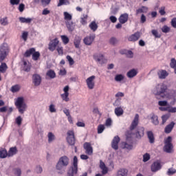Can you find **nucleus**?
<instances>
[{
    "mask_svg": "<svg viewBox=\"0 0 176 176\" xmlns=\"http://www.w3.org/2000/svg\"><path fill=\"white\" fill-rule=\"evenodd\" d=\"M152 93L155 96L157 100H162V98H167L171 100L173 95L170 93L168 87L164 83L157 84L152 90Z\"/></svg>",
    "mask_w": 176,
    "mask_h": 176,
    "instance_id": "f257e3e1",
    "label": "nucleus"
},
{
    "mask_svg": "<svg viewBox=\"0 0 176 176\" xmlns=\"http://www.w3.org/2000/svg\"><path fill=\"white\" fill-rule=\"evenodd\" d=\"M69 165V157L67 155L60 157L56 165V168L58 171V174H64L67 167Z\"/></svg>",
    "mask_w": 176,
    "mask_h": 176,
    "instance_id": "f03ea898",
    "label": "nucleus"
},
{
    "mask_svg": "<svg viewBox=\"0 0 176 176\" xmlns=\"http://www.w3.org/2000/svg\"><path fill=\"white\" fill-rule=\"evenodd\" d=\"M15 106L16 107L19 113H24L27 111V104L24 102V98L19 97L15 101Z\"/></svg>",
    "mask_w": 176,
    "mask_h": 176,
    "instance_id": "7ed1b4c3",
    "label": "nucleus"
},
{
    "mask_svg": "<svg viewBox=\"0 0 176 176\" xmlns=\"http://www.w3.org/2000/svg\"><path fill=\"white\" fill-rule=\"evenodd\" d=\"M173 148L174 146H173V138L171 136H168L166 139L164 140V151L166 153H171V152H173Z\"/></svg>",
    "mask_w": 176,
    "mask_h": 176,
    "instance_id": "20e7f679",
    "label": "nucleus"
},
{
    "mask_svg": "<svg viewBox=\"0 0 176 176\" xmlns=\"http://www.w3.org/2000/svg\"><path fill=\"white\" fill-rule=\"evenodd\" d=\"M133 138H131L129 135H126V141L122 142L121 148L122 149H126V151H131L133 148Z\"/></svg>",
    "mask_w": 176,
    "mask_h": 176,
    "instance_id": "39448f33",
    "label": "nucleus"
},
{
    "mask_svg": "<svg viewBox=\"0 0 176 176\" xmlns=\"http://www.w3.org/2000/svg\"><path fill=\"white\" fill-rule=\"evenodd\" d=\"M8 53H9L8 44H2L0 47V63H2V61L6 58Z\"/></svg>",
    "mask_w": 176,
    "mask_h": 176,
    "instance_id": "423d86ee",
    "label": "nucleus"
},
{
    "mask_svg": "<svg viewBox=\"0 0 176 176\" xmlns=\"http://www.w3.org/2000/svg\"><path fill=\"white\" fill-rule=\"evenodd\" d=\"M60 43V41H58V38H55L51 40L48 44V49L50 52H54L56 48L58 47V44Z\"/></svg>",
    "mask_w": 176,
    "mask_h": 176,
    "instance_id": "0eeeda50",
    "label": "nucleus"
},
{
    "mask_svg": "<svg viewBox=\"0 0 176 176\" xmlns=\"http://www.w3.org/2000/svg\"><path fill=\"white\" fill-rule=\"evenodd\" d=\"M94 60L96 61V63H99V64H104L106 60L104 57V54L100 52H96L93 55Z\"/></svg>",
    "mask_w": 176,
    "mask_h": 176,
    "instance_id": "6e6552de",
    "label": "nucleus"
},
{
    "mask_svg": "<svg viewBox=\"0 0 176 176\" xmlns=\"http://www.w3.org/2000/svg\"><path fill=\"white\" fill-rule=\"evenodd\" d=\"M144 131L145 128H144L143 126H138L136 129L135 132L133 133V135H135V138H137V140H141V138H142V137H144L145 134Z\"/></svg>",
    "mask_w": 176,
    "mask_h": 176,
    "instance_id": "1a4fd4ad",
    "label": "nucleus"
},
{
    "mask_svg": "<svg viewBox=\"0 0 176 176\" xmlns=\"http://www.w3.org/2000/svg\"><path fill=\"white\" fill-rule=\"evenodd\" d=\"M32 80L34 86L38 87V86H40L41 83H42V76L38 74H34L32 75Z\"/></svg>",
    "mask_w": 176,
    "mask_h": 176,
    "instance_id": "9d476101",
    "label": "nucleus"
},
{
    "mask_svg": "<svg viewBox=\"0 0 176 176\" xmlns=\"http://www.w3.org/2000/svg\"><path fill=\"white\" fill-rule=\"evenodd\" d=\"M67 141L69 145L74 146L75 145V135L73 131H69L67 132Z\"/></svg>",
    "mask_w": 176,
    "mask_h": 176,
    "instance_id": "9b49d317",
    "label": "nucleus"
},
{
    "mask_svg": "<svg viewBox=\"0 0 176 176\" xmlns=\"http://www.w3.org/2000/svg\"><path fill=\"white\" fill-rule=\"evenodd\" d=\"M95 80H96L95 76H91L88 78H87L86 83L89 90H93V89H94V86H96V82L94 81Z\"/></svg>",
    "mask_w": 176,
    "mask_h": 176,
    "instance_id": "f8f14e48",
    "label": "nucleus"
},
{
    "mask_svg": "<svg viewBox=\"0 0 176 176\" xmlns=\"http://www.w3.org/2000/svg\"><path fill=\"white\" fill-rule=\"evenodd\" d=\"M64 94H62L60 95V97L63 101H65L66 102H68L69 101V98L68 96H69V86L67 85L63 88Z\"/></svg>",
    "mask_w": 176,
    "mask_h": 176,
    "instance_id": "ddd939ff",
    "label": "nucleus"
},
{
    "mask_svg": "<svg viewBox=\"0 0 176 176\" xmlns=\"http://www.w3.org/2000/svg\"><path fill=\"white\" fill-rule=\"evenodd\" d=\"M152 173H157L162 170V164L159 161L154 162L151 166Z\"/></svg>",
    "mask_w": 176,
    "mask_h": 176,
    "instance_id": "4468645a",
    "label": "nucleus"
},
{
    "mask_svg": "<svg viewBox=\"0 0 176 176\" xmlns=\"http://www.w3.org/2000/svg\"><path fill=\"white\" fill-rule=\"evenodd\" d=\"M140 122V116L138 114H135L133 120L132 121L129 129L131 131L133 130H135L137 129V126H138V123Z\"/></svg>",
    "mask_w": 176,
    "mask_h": 176,
    "instance_id": "2eb2a0df",
    "label": "nucleus"
},
{
    "mask_svg": "<svg viewBox=\"0 0 176 176\" xmlns=\"http://www.w3.org/2000/svg\"><path fill=\"white\" fill-rule=\"evenodd\" d=\"M119 142H120V138L118 135L115 136L111 142V148L114 149V151L119 149Z\"/></svg>",
    "mask_w": 176,
    "mask_h": 176,
    "instance_id": "dca6fc26",
    "label": "nucleus"
},
{
    "mask_svg": "<svg viewBox=\"0 0 176 176\" xmlns=\"http://www.w3.org/2000/svg\"><path fill=\"white\" fill-rule=\"evenodd\" d=\"M94 39H96V34H90L89 36L84 38L83 42L85 45L90 46V45H91V43H93V42L94 41Z\"/></svg>",
    "mask_w": 176,
    "mask_h": 176,
    "instance_id": "f3484780",
    "label": "nucleus"
},
{
    "mask_svg": "<svg viewBox=\"0 0 176 176\" xmlns=\"http://www.w3.org/2000/svg\"><path fill=\"white\" fill-rule=\"evenodd\" d=\"M83 148L85 150V153H87V155H93V147L91 146V143L90 142L84 143Z\"/></svg>",
    "mask_w": 176,
    "mask_h": 176,
    "instance_id": "a211bd4d",
    "label": "nucleus"
},
{
    "mask_svg": "<svg viewBox=\"0 0 176 176\" xmlns=\"http://www.w3.org/2000/svg\"><path fill=\"white\" fill-rule=\"evenodd\" d=\"M140 38H141V33L140 32H137L129 36V37L128 38V41L129 42H137V41H138Z\"/></svg>",
    "mask_w": 176,
    "mask_h": 176,
    "instance_id": "6ab92c4d",
    "label": "nucleus"
},
{
    "mask_svg": "<svg viewBox=\"0 0 176 176\" xmlns=\"http://www.w3.org/2000/svg\"><path fill=\"white\" fill-rule=\"evenodd\" d=\"M118 21L120 23V24H126V23L129 21V14L124 13L121 14L118 18Z\"/></svg>",
    "mask_w": 176,
    "mask_h": 176,
    "instance_id": "aec40b11",
    "label": "nucleus"
},
{
    "mask_svg": "<svg viewBox=\"0 0 176 176\" xmlns=\"http://www.w3.org/2000/svg\"><path fill=\"white\" fill-rule=\"evenodd\" d=\"M129 175V170L125 168H121L118 170L116 176H127Z\"/></svg>",
    "mask_w": 176,
    "mask_h": 176,
    "instance_id": "412c9836",
    "label": "nucleus"
},
{
    "mask_svg": "<svg viewBox=\"0 0 176 176\" xmlns=\"http://www.w3.org/2000/svg\"><path fill=\"white\" fill-rule=\"evenodd\" d=\"M159 79H166L168 76V72L164 69H160L157 72Z\"/></svg>",
    "mask_w": 176,
    "mask_h": 176,
    "instance_id": "4be33fe9",
    "label": "nucleus"
},
{
    "mask_svg": "<svg viewBox=\"0 0 176 176\" xmlns=\"http://www.w3.org/2000/svg\"><path fill=\"white\" fill-rule=\"evenodd\" d=\"M76 174H78V167L72 166L67 171V176H74Z\"/></svg>",
    "mask_w": 176,
    "mask_h": 176,
    "instance_id": "5701e85b",
    "label": "nucleus"
},
{
    "mask_svg": "<svg viewBox=\"0 0 176 176\" xmlns=\"http://www.w3.org/2000/svg\"><path fill=\"white\" fill-rule=\"evenodd\" d=\"M138 74V70H137L136 69H132L126 73V76L129 78V79H131L135 76H137Z\"/></svg>",
    "mask_w": 176,
    "mask_h": 176,
    "instance_id": "b1692460",
    "label": "nucleus"
},
{
    "mask_svg": "<svg viewBox=\"0 0 176 176\" xmlns=\"http://www.w3.org/2000/svg\"><path fill=\"white\" fill-rule=\"evenodd\" d=\"M175 126V122H171L169 124H168L165 129H164V133L166 134H170L171 131H173V129H174V126Z\"/></svg>",
    "mask_w": 176,
    "mask_h": 176,
    "instance_id": "393cba45",
    "label": "nucleus"
},
{
    "mask_svg": "<svg viewBox=\"0 0 176 176\" xmlns=\"http://www.w3.org/2000/svg\"><path fill=\"white\" fill-rule=\"evenodd\" d=\"M100 168L102 169V174L105 175V174H108V168L105 165V163L102 162V160L100 161Z\"/></svg>",
    "mask_w": 176,
    "mask_h": 176,
    "instance_id": "a878e982",
    "label": "nucleus"
},
{
    "mask_svg": "<svg viewBox=\"0 0 176 176\" xmlns=\"http://www.w3.org/2000/svg\"><path fill=\"white\" fill-rule=\"evenodd\" d=\"M66 27L69 31V32H72L74 30H75V25H74V22L72 21H65Z\"/></svg>",
    "mask_w": 176,
    "mask_h": 176,
    "instance_id": "bb28decb",
    "label": "nucleus"
},
{
    "mask_svg": "<svg viewBox=\"0 0 176 176\" xmlns=\"http://www.w3.org/2000/svg\"><path fill=\"white\" fill-rule=\"evenodd\" d=\"M17 147L14 146V147H11L10 148L8 153V157H13V156H14V155H17Z\"/></svg>",
    "mask_w": 176,
    "mask_h": 176,
    "instance_id": "cd10ccee",
    "label": "nucleus"
},
{
    "mask_svg": "<svg viewBox=\"0 0 176 176\" xmlns=\"http://www.w3.org/2000/svg\"><path fill=\"white\" fill-rule=\"evenodd\" d=\"M32 20H34V19L32 18H25L23 16L19 17L20 23H22L23 24H31Z\"/></svg>",
    "mask_w": 176,
    "mask_h": 176,
    "instance_id": "c85d7f7f",
    "label": "nucleus"
},
{
    "mask_svg": "<svg viewBox=\"0 0 176 176\" xmlns=\"http://www.w3.org/2000/svg\"><path fill=\"white\" fill-rule=\"evenodd\" d=\"M146 134H147V138L148 139L150 144H154L155 136L153 135V132H152V131H148L146 132Z\"/></svg>",
    "mask_w": 176,
    "mask_h": 176,
    "instance_id": "c756f323",
    "label": "nucleus"
},
{
    "mask_svg": "<svg viewBox=\"0 0 176 176\" xmlns=\"http://www.w3.org/2000/svg\"><path fill=\"white\" fill-rule=\"evenodd\" d=\"M82 41V38L79 36H76L74 41V46L76 49H79L80 46V42Z\"/></svg>",
    "mask_w": 176,
    "mask_h": 176,
    "instance_id": "7c9ffc66",
    "label": "nucleus"
},
{
    "mask_svg": "<svg viewBox=\"0 0 176 176\" xmlns=\"http://www.w3.org/2000/svg\"><path fill=\"white\" fill-rule=\"evenodd\" d=\"M114 113L118 117L122 116V115H123V113H124V111H123V108H122V107H118L114 109Z\"/></svg>",
    "mask_w": 176,
    "mask_h": 176,
    "instance_id": "2f4dec72",
    "label": "nucleus"
},
{
    "mask_svg": "<svg viewBox=\"0 0 176 176\" xmlns=\"http://www.w3.org/2000/svg\"><path fill=\"white\" fill-rule=\"evenodd\" d=\"M6 157H9V155L8 151L6 148L0 149V158L1 159H6Z\"/></svg>",
    "mask_w": 176,
    "mask_h": 176,
    "instance_id": "473e14b6",
    "label": "nucleus"
},
{
    "mask_svg": "<svg viewBox=\"0 0 176 176\" xmlns=\"http://www.w3.org/2000/svg\"><path fill=\"white\" fill-rule=\"evenodd\" d=\"M151 119V123H153V124H154V126H158L159 118L157 117V116L153 114Z\"/></svg>",
    "mask_w": 176,
    "mask_h": 176,
    "instance_id": "72a5a7b5",
    "label": "nucleus"
},
{
    "mask_svg": "<svg viewBox=\"0 0 176 176\" xmlns=\"http://www.w3.org/2000/svg\"><path fill=\"white\" fill-rule=\"evenodd\" d=\"M46 76L50 78V79H54L56 78V72L52 69H50L47 72Z\"/></svg>",
    "mask_w": 176,
    "mask_h": 176,
    "instance_id": "f704fd0d",
    "label": "nucleus"
},
{
    "mask_svg": "<svg viewBox=\"0 0 176 176\" xmlns=\"http://www.w3.org/2000/svg\"><path fill=\"white\" fill-rule=\"evenodd\" d=\"M89 27L94 32H96L98 28V25L94 21L89 24Z\"/></svg>",
    "mask_w": 176,
    "mask_h": 176,
    "instance_id": "c9c22d12",
    "label": "nucleus"
},
{
    "mask_svg": "<svg viewBox=\"0 0 176 176\" xmlns=\"http://www.w3.org/2000/svg\"><path fill=\"white\" fill-rule=\"evenodd\" d=\"M48 142L49 144H52L54 140H56V135L52 132H49L47 134Z\"/></svg>",
    "mask_w": 176,
    "mask_h": 176,
    "instance_id": "e433bc0d",
    "label": "nucleus"
},
{
    "mask_svg": "<svg viewBox=\"0 0 176 176\" xmlns=\"http://www.w3.org/2000/svg\"><path fill=\"white\" fill-rule=\"evenodd\" d=\"M170 67L174 69V72L176 74V60L175 58L170 59Z\"/></svg>",
    "mask_w": 176,
    "mask_h": 176,
    "instance_id": "4c0bfd02",
    "label": "nucleus"
},
{
    "mask_svg": "<svg viewBox=\"0 0 176 176\" xmlns=\"http://www.w3.org/2000/svg\"><path fill=\"white\" fill-rule=\"evenodd\" d=\"M35 52V48H30L28 50H26V52L24 54V56L25 57H30L31 55L34 54Z\"/></svg>",
    "mask_w": 176,
    "mask_h": 176,
    "instance_id": "58836bf2",
    "label": "nucleus"
},
{
    "mask_svg": "<svg viewBox=\"0 0 176 176\" xmlns=\"http://www.w3.org/2000/svg\"><path fill=\"white\" fill-rule=\"evenodd\" d=\"M20 89H21V87L19 85H15L11 87L10 91L17 93V91H20Z\"/></svg>",
    "mask_w": 176,
    "mask_h": 176,
    "instance_id": "ea45409f",
    "label": "nucleus"
},
{
    "mask_svg": "<svg viewBox=\"0 0 176 176\" xmlns=\"http://www.w3.org/2000/svg\"><path fill=\"white\" fill-rule=\"evenodd\" d=\"M8 69V65H6L5 63H2L0 65V72L1 74H5Z\"/></svg>",
    "mask_w": 176,
    "mask_h": 176,
    "instance_id": "a19ab883",
    "label": "nucleus"
},
{
    "mask_svg": "<svg viewBox=\"0 0 176 176\" xmlns=\"http://www.w3.org/2000/svg\"><path fill=\"white\" fill-rule=\"evenodd\" d=\"M148 12V8L142 6V8L136 10V14H140L141 13H146Z\"/></svg>",
    "mask_w": 176,
    "mask_h": 176,
    "instance_id": "79ce46f5",
    "label": "nucleus"
},
{
    "mask_svg": "<svg viewBox=\"0 0 176 176\" xmlns=\"http://www.w3.org/2000/svg\"><path fill=\"white\" fill-rule=\"evenodd\" d=\"M64 19L66 21H71L72 20V15L69 14L67 12H63Z\"/></svg>",
    "mask_w": 176,
    "mask_h": 176,
    "instance_id": "37998d69",
    "label": "nucleus"
},
{
    "mask_svg": "<svg viewBox=\"0 0 176 176\" xmlns=\"http://www.w3.org/2000/svg\"><path fill=\"white\" fill-rule=\"evenodd\" d=\"M39 57H41V53L34 51L32 54V60H34V61H38Z\"/></svg>",
    "mask_w": 176,
    "mask_h": 176,
    "instance_id": "c03bdc74",
    "label": "nucleus"
},
{
    "mask_svg": "<svg viewBox=\"0 0 176 176\" xmlns=\"http://www.w3.org/2000/svg\"><path fill=\"white\" fill-rule=\"evenodd\" d=\"M69 0H59V2L57 5L58 7L63 6L64 5L67 6L69 5Z\"/></svg>",
    "mask_w": 176,
    "mask_h": 176,
    "instance_id": "a18cd8bd",
    "label": "nucleus"
},
{
    "mask_svg": "<svg viewBox=\"0 0 176 176\" xmlns=\"http://www.w3.org/2000/svg\"><path fill=\"white\" fill-rule=\"evenodd\" d=\"M97 130L98 134H102V133H104V130H105V126L104 124H99Z\"/></svg>",
    "mask_w": 176,
    "mask_h": 176,
    "instance_id": "49530a36",
    "label": "nucleus"
},
{
    "mask_svg": "<svg viewBox=\"0 0 176 176\" xmlns=\"http://www.w3.org/2000/svg\"><path fill=\"white\" fill-rule=\"evenodd\" d=\"M161 118L162 120V124H165L166 122H167L168 120V119L170 118V115H168V114L163 115V116H162Z\"/></svg>",
    "mask_w": 176,
    "mask_h": 176,
    "instance_id": "de8ad7c7",
    "label": "nucleus"
},
{
    "mask_svg": "<svg viewBox=\"0 0 176 176\" xmlns=\"http://www.w3.org/2000/svg\"><path fill=\"white\" fill-rule=\"evenodd\" d=\"M62 42H63L64 45H68V43H69V38H68V36H65V35H62L60 36Z\"/></svg>",
    "mask_w": 176,
    "mask_h": 176,
    "instance_id": "09e8293b",
    "label": "nucleus"
},
{
    "mask_svg": "<svg viewBox=\"0 0 176 176\" xmlns=\"http://www.w3.org/2000/svg\"><path fill=\"white\" fill-rule=\"evenodd\" d=\"M80 23L82 25H86V24H87V15L86 14L82 15V17H81L80 19Z\"/></svg>",
    "mask_w": 176,
    "mask_h": 176,
    "instance_id": "8fccbe9b",
    "label": "nucleus"
},
{
    "mask_svg": "<svg viewBox=\"0 0 176 176\" xmlns=\"http://www.w3.org/2000/svg\"><path fill=\"white\" fill-rule=\"evenodd\" d=\"M174 174H176V169L174 168H169L168 169V171L166 172L167 175H174Z\"/></svg>",
    "mask_w": 176,
    "mask_h": 176,
    "instance_id": "3c124183",
    "label": "nucleus"
},
{
    "mask_svg": "<svg viewBox=\"0 0 176 176\" xmlns=\"http://www.w3.org/2000/svg\"><path fill=\"white\" fill-rule=\"evenodd\" d=\"M123 79H124V76H123L122 74H117L115 76L116 82H122V80H123Z\"/></svg>",
    "mask_w": 176,
    "mask_h": 176,
    "instance_id": "603ef678",
    "label": "nucleus"
},
{
    "mask_svg": "<svg viewBox=\"0 0 176 176\" xmlns=\"http://www.w3.org/2000/svg\"><path fill=\"white\" fill-rule=\"evenodd\" d=\"M49 111L50 112H51V113H54L57 112V109H56V105H54V104H50Z\"/></svg>",
    "mask_w": 176,
    "mask_h": 176,
    "instance_id": "864d4df0",
    "label": "nucleus"
},
{
    "mask_svg": "<svg viewBox=\"0 0 176 176\" xmlns=\"http://www.w3.org/2000/svg\"><path fill=\"white\" fill-rule=\"evenodd\" d=\"M13 173L14 175L21 176V169L20 168H15L13 169Z\"/></svg>",
    "mask_w": 176,
    "mask_h": 176,
    "instance_id": "5fc2aeb1",
    "label": "nucleus"
},
{
    "mask_svg": "<svg viewBox=\"0 0 176 176\" xmlns=\"http://www.w3.org/2000/svg\"><path fill=\"white\" fill-rule=\"evenodd\" d=\"M66 58L68 60L69 65H74V64H75V61H74V58H72L71 56L67 55Z\"/></svg>",
    "mask_w": 176,
    "mask_h": 176,
    "instance_id": "6e6d98bb",
    "label": "nucleus"
},
{
    "mask_svg": "<svg viewBox=\"0 0 176 176\" xmlns=\"http://www.w3.org/2000/svg\"><path fill=\"white\" fill-rule=\"evenodd\" d=\"M109 43L110 45H113V46H115V45L118 43V39L115 37H111L109 39Z\"/></svg>",
    "mask_w": 176,
    "mask_h": 176,
    "instance_id": "4d7b16f0",
    "label": "nucleus"
},
{
    "mask_svg": "<svg viewBox=\"0 0 176 176\" xmlns=\"http://www.w3.org/2000/svg\"><path fill=\"white\" fill-rule=\"evenodd\" d=\"M23 122V118H21V116H18L16 119H15V123L17 124L18 126H21V123Z\"/></svg>",
    "mask_w": 176,
    "mask_h": 176,
    "instance_id": "13d9d810",
    "label": "nucleus"
},
{
    "mask_svg": "<svg viewBox=\"0 0 176 176\" xmlns=\"http://www.w3.org/2000/svg\"><path fill=\"white\" fill-rule=\"evenodd\" d=\"M56 50L59 56H63V54H64V50L63 47L58 46Z\"/></svg>",
    "mask_w": 176,
    "mask_h": 176,
    "instance_id": "bf43d9fd",
    "label": "nucleus"
},
{
    "mask_svg": "<svg viewBox=\"0 0 176 176\" xmlns=\"http://www.w3.org/2000/svg\"><path fill=\"white\" fill-rule=\"evenodd\" d=\"M168 104L167 100H160L158 102V105L160 107H167Z\"/></svg>",
    "mask_w": 176,
    "mask_h": 176,
    "instance_id": "052dcab7",
    "label": "nucleus"
},
{
    "mask_svg": "<svg viewBox=\"0 0 176 176\" xmlns=\"http://www.w3.org/2000/svg\"><path fill=\"white\" fill-rule=\"evenodd\" d=\"M162 31L164 34H167L168 32H170V28L168 26H167V25H164L162 28Z\"/></svg>",
    "mask_w": 176,
    "mask_h": 176,
    "instance_id": "680f3d73",
    "label": "nucleus"
},
{
    "mask_svg": "<svg viewBox=\"0 0 176 176\" xmlns=\"http://www.w3.org/2000/svg\"><path fill=\"white\" fill-rule=\"evenodd\" d=\"M21 38L25 42L28 38V32H23L22 33Z\"/></svg>",
    "mask_w": 176,
    "mask_h": 176,
    "instance_id": "e2e57ef3",
    "label": "nucleus"
},
{
    "mask_svg": "<svg viewBox=\"0 0 176 176\" xmlns=\"http://www.w3.org/2000/svg\"><path fill=\"white\" fill-rule=\"evenodd\" d=\"M149 159H151V155L148 153H146L143 155V162L144 163H146Z\"/></svg>",
    "mask_w": 176,
    "mask_h": 176,
    "instance_id": "0e129e2a",
    "label": "nucleus"
},
{
    "mask_svg": "<svg viewBox=\"0 0 176 176\" xmlns=\"http://www.w3.org/2000/svg\"><path fill=\"white\" fill-rule=\"evenodd\" d=\"M105 126L107 127H111L112 126V119L107 118L105 122Z\"/></svg>",
    "mask_w": 176,
    "mask_h": 176,
    "instance_id": "69168bd1",
    "label": "nucleus"
},
{
    "mask_svg": "<svg viewBox=\"0 0 176 176\" xmlns=\"http://www.w3.org/2000/svg\"><path fill=\"white\" fill-rule=\"evenodd\" d=\"M151 33L155 36V38H160V36H162L156 30H153Z\"/></svg>",
    "mask_w": 176,
    "mask_h": 176,
    "instance_id": "338daca9",
    "label": "nucleus"
},
{
    "mask_svg": "<svg viewBox=\"0 0 176 176\" xmlns=\"http://www.w3.org/2000/svg\"><path fill=\"white\" fill-rule=\"evenodd\" d=\"M168 112H169V113H175L176 107H168Z\"/></svg>",
    "mask_w": 176,
    "mask_h": 176,
    "instance_id": "774afa93",
    "label": "nucleus"
}]
</instances>
